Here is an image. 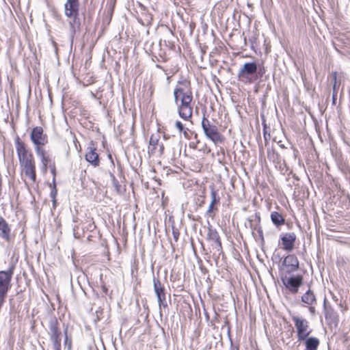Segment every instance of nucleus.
<instances>
[{"mask_svg":"<svg viewBox=\"0 0 350 350\" xmlns=\"http://www.w3.org/2000/svg\"><path fill=\"white\" fill-rule=\"evenodd\" d=\"M301 301L307 305L312 306L316 304V297L314 293L308 290L301 297Z\"/></svg>","mask_w":350,"mask_h":350,"instance_id":"nucleus-22","label":"nucleus"},{"mask_svg":"<svg viewBox=\"0 0 350 350\" xmlns=\"http://www.w3.org/2000/svg\"><path fill=\"white\" fill-rule=\"evenodd\" d=\"M64 335H65V338H64L65 346H67L68 349H70L72 346V342H71V339H69L68 337L67 328L64 330Z\"/></svg>","mask_w":350,"mask_h":350,"instance_id":"nucleus-27","label":"nucleus"},{"mask_svg":"<svg viewBox=\"0 0 350 350\" xmlns=\"http://www.w3.org/2000/svg\"><path fill=\"white\" fill-rule=\"evenodd\" d=\"M282 282L286 288L292 293H297L299 288L303 284V276L297 275L291 277H286L282 279Z\"/></svg>","mask_w":350,"mask_h":350,"instance_id":"nucleus-8","label":"nucleus"},{"mask_svg":"<svg viewBox=\"0 0 350 350\" xmlns=\"http://www.w3.org/2000/svg\"><path fill=\"white\" fill-rule=\"evenodd\" d=\"M340 89H333V94H332V98H333V103H335V100L336 99L337 93Z\"/></svg>","mask_w":350,"mask_h":350,"instance_id":"nucleus-32","label":"nucleus"},{"mask_svg":"<svg viewBox=\"0 0 350 350\" xmlns=\"http://www.w3.org/2000/svg\"><path fill=\"white\" fill-rule=\"evenodd\" d=\"M211 202L209 204L208 208L206 212V215L211 219H213L216 212L217 211V208L215 206V204L219 202V199L217 198V192L215 190H212L211 192Z\"/></svg>","mask_w":350,"mask_h":350,"instance_id":"nucleus-16","label":"nucleus"},{"mask_svg":"<svg viewBox=\"0 0 350 350\" xmlns=\"http://www.w3.org/2000/svg\"><path fill=\"white\" fill-rule=\"evenodd\" d=\"M15 145L19 163L33 157V154L27 151L25 143L19 137L16 138Z\"/></svg>","mask_w":350,"mask_h":350,"instance_id":"nucleus-11","label":"nucleus"},{"mask_svg":"<svg viewBox=\"0 0 350 350\" xmlns=\"http://www.w3.org/2000/svg\"><path fill=\"white\" fill-rule=\"evenodd\" d=\"M48 167L50 168L51 171H54L55 168V165L54 162H51L49 164H48Z\"/></svg>","mask_w":350,"mask_h":350,"instance_id":"nucleus-33","label":"nucleus"},{"mask_svg":"<svg viewBox=\"0 0 350 350\" xmlns=\"http://www.w3.org/2000/svg\"><path fill=\"white\" fill-rule=\"evenodd\" d=\"M136 73L139 75L142 73L143 68L142 64H141L140 61L138 62V63L136 64Z\"/></svg>","mask_w":350,"mask_h":350,"instance_id":"nucleus-30","label":"nucleus"},{"mask_svg":"<svg viewBox=\"0 0 350 350\" xmlns=\"http://www.w3.org/2000/svg\"><path fill=\"white\" fill-rule=\"evenodd\" d=\"M100 340H101L102 342H103V333H102V334H100Z\"/></svg>","mask_w":350,"mask_h":350,"instance_id":"nucleus-38","label":"nucleus"},{"mask_svg":"<svg viewBox=\"0 0 350 350\" xmlns=\"http://www.w3.org/2000/svg\"><path fill=\"white\" fill-rule=\"evenodd\" d=\"M175 125L180 131L183 130V125L180 121H176Z\"/></svg>","mask_w":350,"mask_h":350,"instance_id":"nucleus-31","label":"nucleus"},{"mask_svg":"<svg viewBox=\"0 0 350 350\" xmlns=\"http://www.w3.org/2000/svg\"><path fill=\"white\" fill-rule=\"evenodd\" d=\"M324 312L325 317L327 321L330 324L336 325L338 321V317L336 312L334 310V309L329 306L326 305V299L324 301Z\"/></svg>","mask_w":350,"mask_h":350,"instance_id":"nucleus-14","label":"nucleus"},{"mask_svg":"<svg viewBox=\"0 0 350 350\" xmlns=\"http://www.w3.org/2000/svg\"><path fill=\"white\" fill-rule=\"evenodd\" d=\"M10 228L7 221L0 216V237L9 241L10 239Z\"/></svg>","mask_w":350,"mask_h":350,"instance_id":"nucleus-17","label":"nucleus"},{"mask_svg":"<svg viewBox=\"0 0 350 350\" xmlns=\"http://www.w3.org/2000/svg\"><path fill=\"white\" fill-rule=\"evenodd\" d=\"M209 237L211 239L215 241L216 244L219 247H221L219 237L216 231H211L209 233Z\"/></svg>","mask_w":350,"mask_h":350,"instance_id":"nucleus-25","label":"nucleus"},{"mask_svg":"<svg viewBox=\"0 0 350 350\" xmlns=\"http://www.w3.org/2000/svg\"><path fill=\"white\" fill-rule=\"evenodd\" d=\"M284 264L286 266H291V271H295L299 269V261L295 255H288L284 259Z\"/></svg>","mask_w":350,"mask_h":350,"instance_id":"nucleus-20","label":"nucleus"},{"mask_svg":"<svg viewBox=\"0 0 350 350\" xmlns=\"http://www.w3.org/2000/svg\"><path fill=\"white\" fill-rule=\"evenodd\" d=\"M49 334L52 343L53 350H61L62 332L58 327V321L56 318H51L49 323Z\"/></svg>","mask_w":350,"mask_h":350,"instance_id":"nucleus-4","label":"nucleus"},{"mask_svg":"<svg viewBox=\"0 0 350 350\" xmlns=\"http://www.w3.org/2000/svg\"><path fill=\"white\" fill-rule=\"evenodd\" d=\"M174 101L179 116L189 120L193 114V94L190 89H174Z\"/></svg>","mask_w":350,"mask_h":350,"instance_id":"nucleus-1","label":"nucleus"},{"mask_svg":"<svg viewBox=\"0 0 350 350\" xmlns=\"http://www.w3.org/2000/svg\"><path fill=\"white\" fill-rule=\"evenodd\" d=\"M43 132L41 126H36L31 130L30 138L36 147H41L48 143V137Z\"/></svg>","mask_w":350,"mask_h":350,"instance_id":"nucleus-7","label":"nucleus"},{"mask_svg":"<svg viewBox=\"0 0 350 350\" xmlns=\"http://www.w3.org/2000/svg\"><path fill=\"white\" fill-rule=\"evenodd\" d=\"M189 82L187 81H185L184 85L187 86L188 85Z\"/></svg>","mask_w":350,"mask_h":350,"instance_id":"nucleus-39","label":"nucleus"},{"mask_svg":"<svg viewBox=\"0 0 350 350\" xmlns=\"http://www.w3.org/2000/svg\"><path fill=\"white\" fill-rule=\"evenodd\" d=\"M271 219L272 222L277 226H282L284 224L285 222V220L282 215L275 211L271 213Z\"/></svg>","mask_w":350,"mask_h":350,"instance_id":"nucleus-23","label":"nucleus"},{"mask_svg":"<svg viewBox=\"0 0 350 350\" xmlns=\"http://www.w3.org/2000/svg\"><path fill=\"white\" fill-rule=\"evenodd\" d=\"M336 85V83L335 82L334 84V88H335Z\"/></svg>","mask_w":350,"mask_h":350,"instance_id":"nucleus-41","label":"nucleus"},{"mask_svg":"<svg viewBox=\"0 0 350 350\" xmlns=\"http://www.w3.org/2000/svg\"><path fill=\"white\" fill-rule=\"evenodd\" d=\"M159 139L158 138V135H152L150 139V150L151 152L152 151H155V149H157V146L159 145Z\"/></svg>","mask_w":350,"mask_h":350,"instance_id":"nucleus-24","label":"nucleus"},{"mask_svg":"<svg viewBox=\"0 0 350 350\" xmlns=\"http://www.w3.org/2000/svg\"><path fill=\"white\" fill-rule=\"evenodd\" d=\"M154 290L157 297V300L161 307H167L165 288L158 279H154Z\"/></svg>","mask_w":350,"mask_h":350,"instance_id":"nucleus-12","label":"nucleus"},{"mask_svg":"<svg viewBox=\"0 0 350 350\" xmlns=\"http://www.w3.org/2000/svg\"><path fill=\"white\" fill-rule=\"evenodd\" d=\"M310 311L311 312H314V308L313 306H310V308H309Z\"/></svg>","mask_w":350,"mask_h":350,"instance_id":"nucleus-37","label":"nucleus"},{"mask_svg":"<svg viewBox=\"0 0 350 350\" xmlns=\"http://www.w3.org/2000/svg\"><path fill=\"white\" fill-rule=\"evenodd\" d=\"M85 159L94 166L99 164L98 154L96 152L95 149L91 148L85 154Z\"/></svg>","mask_w":350,"mask_h":350,"instance_id":"nucleus-19","label":"nucleus"},{"mask_svg":"<svg viewBox=\"0 0 350 350\" xmlns=\"http://www.w3.org/2000/svg\"><path fill=\"white\" fill-rule=\"evenodd\" d=\"M35 151L41 159V162L43 165V170L46 171L48 164L52 161L51 158L46 155L45 150L42 147H35Z\"/></svg>","mask_w":350,"mask_h":350,"instance_id":"nucleus-18","label":"nucleus"},{"mask_svg":"<svg viewBox=\"0 0 350 350\" xmlns=\"http://www.w3.org/2000/svg\"><path fill=\"white\" fill-rule=\"evenodd\" d=\"M46 92H47L49 96L51 98V89L50 88L46 89Z\"/></svg>","mask_w":350,"mask_h":350,"instance_id":"nucleus-36","label":"nucleus"},{"mask_svg":"<svg viewBox=\"0 0 350 350\" xmlns=\"http://www.w3.org/2000/svg\"><path fill=\"white\" fill-rule=\"evenodd\" d=\"M292 319L297 329L298 341L304 340L311 332V330L309 329L308 321L297 316H293Z\"/></svg>","mask_w":350,"mask_h":350,"instance_id":"nucleus-6","label":"nucleus"},{"mask_svg":"<svg viewBox=\"0 0 350 350\" xmlns=\"http://www.w3.org/2000/svg\"><path fill=\"white\" fill-rule=\"evenodd\" d=\"M257 70V65L255 62L245 63L240 69L239 77H247L254 74Z\"/></svg>","mask_w":350,"mask_h":350,"instance_id":"nucleus-15","label":"nucleus"},{"mask_svg":"<svg viewBox=\"0 0 350 350\" xmlns=\"http://www.w3.org/2000/svg\"><path fill=\"white\" fill-rule=\"evenodd\" d=\"M172 235H173V238H174V241L176 242L178 241L179 235H180L178 230L173 228H172Z\"/></svg>","mask_w":350,"mask_h":350,"instance_id":"nucleus-29","label":"nucleus"},{"mask_svg":"<svg viewBox=\"0 0 350 350\" xmlns=\"http://www.w3.org/2000/svg\"><path fill=\"white\" fill-rule=\"evenodd\" d=\"M91 94L105 106L113 98V91L112 89H97L95 93L91 92Z\"/></svg>","mask_w":350,"mask_h":350,"instance_id":"nucleus-9","label":"nucleus"},{"mask_svg":"<svg viewBox=\"0 0 350 350\" xmlns=\"http://www.w3.org/2000/svg\"><path fill=\"white\" fill-rule=\"evenodd\" d=\"M57 193V191L56 189V185H55V183H53V187L51 188L50 196L53 200V204L55 203V198H56Z\"/></svg>","mask_w":350,"mask_h":350,"instance_id":"nucleus-26","label":"nucleus"},{"mask_svg":"<svg viewBox=\"0 0 350 350\" xmlns=\"http://www.w3.org/2000/svg\"><path fill=\"white\" fill-rule=\"evenodd\" d=\"M14 269V266L12 265L6 271H0V305L4 304L8 292L12 286Z\"/></svg>","mask_w":350,"mask_h":350,"instance_id":"nucleus-3","label":"nucleus"},{"mask_svg":"<svg viewBox=\"0 0 350 350\" xmlns=\"http://www.w3.org/2000/svg\"><path fill=\"white\" fill-rule=\"evenodd\" d=\"M282 249L291 252L294 248L296 234L294 232L285 233L281 237Z\"/></svg>","mask_w":350,"mask_h":350,"instance_id":"nucleus-13","label":"nucleus"},{"mask_svg":"<svg viewBox=\"0 0 350 350\" xmlns=\"http://www.w3.org/2000/svg\"><path fill=\"white\" fill-rule=\"evenodd\" d=\"M202 127L206 137L214 143H221L223 141L224 138L218 131L217 126L212 124L205 117L202 118Z\"/></svg>","mask_w":350,"mask_h":350,"instance_id":"nucleus-5","label":"nucleus"},{"mask_svg":"<svg viewBox=\"0 0 350 350\" xmlns=\"http://www.w3.org/2000/svg\"><path fill=\"white\" fill-rule=\"evenodd\" d=\"M28 90H28V94H29V95H30V94H31V88H29Z\"/></svg>","mask_w":350,"mask_h":350,"instance_id":"nucleus-40","label":"nucleus"},{"mask_svg":"<svg viewBox=\"0 0 350 350\" xmlns=\"http://www.w3.org/2000/svg\"><path fill=\"white\" fill-rule=\"evenodd\" d=\"M52 44H53V46L54 47V49H55V52L57 53V45L56 42L55 41H52Z\"/></svg>","mask_w":350,"mask_h":350,"instance_id":"nucleus-35","label":"nucleus"},{"mask_svg":"<svg viewBox=\"0 0 350 350\" xmlns=\"http://www.w3.org/2000/svg\"><path fill=\"white\" fill-rule=\"evenodd\" d=\"M20 165L23 167V171L25 175L28 176L33 182H35L36 179V174L33 157L20 162Z\"/></svg>","mask_w":350,"mask_h":350,"instance_id":"nucleus-10","label":"nucleus"},{"mask_svg":"<svg viewBox=\"0 0 350 350\" xmlns=\"http://www.w3.org/2000/svg\"><path fill=\"white\" fill-rule=\"evenodd\" d=\"M51 174H53V183H55V176H56V169H55L54 171H51Z\"/></svg>","mask_w":350,"mask_h":350,"instance_id":"nucleus-34","label":"nucleus"},{"mask_svg":"<svg viewBox=\"0 0 350 350\" xmlns=\"http://www.w3.org/2000/svg\"><path fill=\"white\" fill-rule=\"evenodd\" d=\"M163 144L162 143H159V145L157 146V149H155V151H152V153L161 154L163 152Z\"/></svg>","mask_w":350,"mask_h":350,"instance_id":"nucleus-28","label":"nucleus"},{"mask_svg":"<svg viewBox=\"0 0 350 350\" xmlns=\"http://www.w3.org/2000/svg\"><path fill=\"white\" fill-rule=\"evenodd\" d=\"M79 0H67L64 4L65 16L69 18L68 23L72 33H75L80 29V19L79 17Z\"/></svg>","mask_w":350,"mask_h":350,"instance_id":"nucleus-2","label":"nucleus"},{"mask_svg":"<svg viewBox=\"0 0 350 350\" xmlns=\"http://www.w3.org/2000/svg\"><path fill=\"white\" fill-rule=\"evenodd\" d=\"M306 340V349L305 350H317L318 347L320 344V341L317 338L315 337H310Z\"/></svg>","mask_w":350,"mask_h":350,"instance_id":"nucleus-21","label":"nucleus"}]
</instances>
